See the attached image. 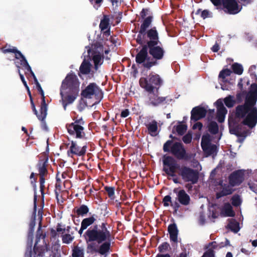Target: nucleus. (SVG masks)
Returning a JSON list of instances; mask_svg holds the SVG:
<instances>
[{"mask_svg":"<svg viewBox=\"0 0 257 257\" xmlns=\"http://www.w3.org/2000/svg\"><path fill=\"white\" fill-rule=\"evenodd\" d=\"M257 85H251L250 90L243 105L236 108V114L238 117L242 118V123L250 128L253 127L257 122V108L254 106L257 96Z\"/></svg>","mask_w":257,"mask_h":257,"instance_id":"1","label":"nucleus"},{"mask_svg":"<svg viewBox=\"0 0 257 257\" xmlns=\"http://www.w3.org/2000/svg\"><path fill=\"white\" fill-rule=\"evenodd\" d=\"M4 53H7V52H12L15 53V57L16 61H15V63L16 66L18 68H20V65L24 67L26 69H27L28 71H30L31 73L32 76L33 77L34 79L35 82L36 83L37 86L38 87V90L40 92L41 94L42 97V102L41 104V107L40 109V114L37 115L38 118L40 120H43L46 115H47V105L45 99V96H44V92L38 82V80L36 78V76L35 75L34 72L31 70V67L28 64L27 60H26L24 56L21 54V53L20 51H18L15 49V48H10V49H6L3 50Z\"/></svg>","mask_w":257,"mask_h":257,"instance_id":"2","label":"nucleus"},{"mask_svg":"<svg viewBox=\"0 0 257 257\" xmlns=\"http://www.w3.org/2000/svg\"><path fill=\"white\" fill-rule=\"evenodd\" d=\"M80 82L73 74H68L62 82L61 95L63 106L65 109L68 103H72L79 91Z\"/></svg>","mask_w":257,"mask_h":257,"instance_id":"3","label":"nucleus"},{"mask_svg":"<svg viewBox=\"0 0 257 257\" xmlns=\"http://www.w3.org/2000/svg\"><path fill=\"white\" fill-rule=\"evenodd\" d=\"M115 39L110 36L108 39L104 43L105 46L108 47V49L105 48L104 52L106 54L108 53L109 51V48H113V46L116 45ZM88 54L89 57H92V59L95 65L96 69H97L98 66L101 65L103 63V54L104 49L103 46L100 44H96L92 48V52L90 49H87Z\"/></svg>","mask_w":257,"mask_h":257,"instance_id":"4","label":"nucleus"},{"mask_svg":"<svg viewBox=\"0 0 257 257\" xmlns=\"http://www.w3.org/2000/svg\"><path fill=\"white\" fill-rule=\"evenodd\" d=\"M84 236L88 246L90 243H101L103 241L109 240L110 234L105 227L100 229L94 227L88 229Z\"/></svg>","mask_w":257,"mask_h":257,"instance_id":"5","label":"nucleus"},{"mask_svg":"<svg viewBox=\"0 0 257 257\" xmlns=\"http://www.w3.org/2000/svg\"><path fill=\"white\" fill-rule=\"evenodd\" d=\"M82 97L86 99L92 100L93 105L98 103L103 97V94L99 87L94 83L88 85L81 92Z\"/></svg>","mask_w":257,"mask_h":257,"instance_id":"6","label":"nucleus"},{"mask_svg":"<svg viewBox=\"0 0 257 257\" xmlns=\"http://www.w3.org/2000/svg\"><path fill=\"white\" fill-rule=\"evenodd\" d=\"M140 83L147 91L151 92L162 83V80L159 75L152 73L147 78H141Z\"/></svg>","mask_w":257,"mask_h":257,"instance_id":"7","label":"nucleus"},{"mask_svg":"<svg viewBox=\"0 0 257 257\" xmlns=\"http://www.w3.org/2000/svg\"><path fill=\"white\" fill-rule=\"evenodd\" d=\"M212 3L216 7H220L222 4L225 12L229 14H236L241 10L235 0H210Z\"/></svg>","mask_w":257,"mask_h":257,"instance_id":"8","label":"nucleus"},{"mask_svg":"<svg viewBox=\"0 0 257 257\" xmlns=\"http://www.w3.org/2000/svg\"><path fill=\"white\" fill-rule=\"evenodd\" d=\"M163 170L166 173L171 176H174L176 172L179 168V165L171 157L164 156L163 158Z\"/></svg>","mask_w":257,"mask_h":257,"instance_id":"9","label":"nucleus"},{"mask_svg":"<svg viewBox=\"0 0 257 257\" xmlns=\"http://www.w3.org/2000/svg\"><path fill=\"white\" fill-rule=\"evenodd\" d=\"M180 175L185 182L196 183L198 179V172L189 168L184 167L180 169Z\"/></svg>","mask_w":257,"mask_h":257,"instance_id":"10","label":"nucleus"},{"mask_svg":"<svg viewBox=\"0 0 257 257\" xmlns=\"http://www.w3.org/2000/svg\"><path fill=\"white\" fill-rule=\"evenodd\" d=\"M201 147L206 156L216 154L217 146L211 143L210 137L209 135L203 136L201 141Z\"/></svg>","mask_w":257,"mask_h":257,"instance_id":"11","label":"nucleus"},{"mask_svg":"<svg viewBox=\"0 0 257 257\" xmlns=\"http://www.w3.org/2000/svg\"><path fill=\"white\" fill-rule=\"evenodd\" d=\"M147 51V47L146 46H145L137 55L136 60L137 63L143 64L145 67L150 68L154 65V62L153 59L148 56Z\"/></svg>","mask_w":257,"mask_h":257,"instance_id":"12","label":"nucleus"},{"mask_svg":"<svg viewBox=\"0 0 257 257\" xmlns=\"http://www.w3.org/2000/svg\"><path fill=\"white\" fill-rule=\"evenodd\" d=\"M83 123L82 119L71 123L67 127L68 133L71 135H76V138H82L84 136V128L82 126Z\"/></svg>","mask_w":257,"mask_h":257,"instance_id":"13","label":"nucleus"},{"mask_svg":"<svg viewBox=\"0 0 257 257\" xmlns=\"http://www.w3.org/2000/svg\"><path fill=\"white\" fill-rule=\"evenodd\" d=\"M86 146L79 145L76 142H72L69 149L67 151L68 155L72 157L73 155L81 156L85 154Z\"/></svg>","mask_w":257,"mask_h":257,"instance_id":"14","label":"nucleus"},{"mask_svg":"<svg viewBox=\"0 0 257 257\" xmlns=\"http://www.w3.org/2000/svg\"><path fill=\"white\" fill-rule=\"evenodd\" d=\"M100 243H90L87 246L88 252H98L101 254L107 252L109 248L110 244L109 242H105L100 246Z\"/></svg>","mask_w":257,"mask_h":257,"instance_id":"15","label":"nucleus"},{"mask_svg":"<svg viewBox=\"0 0 257 257\" xmlns=\"http://www.w3.org/2000/svg\"><path fill=\"white\" fill-rule=\"evenodd\" d=\"M215 103L217 109V120L219 122H222L224 120L225 115L227 113V110L223 105V100L222 99H219Z\"/></svg>","mask_w":257,"mask_h":257,"instance_id":"16","label":"nucleus"},{"mask_svg":"<svg viewBox=\"0 0 257 257\" xmlns=\"http://www.w3.org/2000/svg\"><path fill=\"white\" fill-rule=\"evenodd\" d=\"M244 179L243 171L239 170L233 173L229 177V183L231 186L240 184Z\"/></svg>","mask_w":257,"mask_h":257,"instance_id":"17","label":"nucleus"},{"mask_svg":"<svg viewBox=\"0 0 257 257\" xmlns=\"http://www.w3.org/2000/svg\"><path fill=\"white\" fill-rule=\"evenodd\" d=\"M206 113V110L201 107H194L191 111V119L197 120L205 116Z\"/></svg>","mask_w":257,"mask_h":257,"instance_id":"18","label":"nucleus"},{"mask_svg":"<svg viewBox=\"0 0 257 257\" xmlns=\"http://www.w3.org/2000/svg\"><path fill=\"white\" fill-rule=\"evenodd\" d=\"M171 152L178 158H183L185 154V150L180 143L174 144L171 148Z\"/></svg>","mask_w":257,"mask_h":257,"instance_id":"19","label":"nucleus"},{"mask_svg":"<svg viewBox=\"0 0 257 257\" xmlns=\"http://www.w3.org/2000/svg\"><path fill=\"white\" fill-rule=\"evenodd\" d=\"M219 188L221 190V191L216 193V197L219 198L222 196L229 195L232 193L233 190L230 185L223 183L222 182L219 185Z\"/></svg>","mask_w":257,"mask_h":257,"instance_id":"20","label":"nucleus"},{"mask_svg":"<svg viewBox=\"0 0 257 257\" xmlns=\"http://www.w3.org/2000/svg\"><path fill=\"white\" fill-rule=\"evenodd\" d=\"M99 27L103 32V37H108L110 36L109 19L107 16H104L101 21Z\"/></svg>","mask_w":257,"mask_h":257,"instance_id":"21","label":"nucleus"},{"mask_svg":"<svg viewBox=\"0 0 257 257\" xmlns=\"http://www.w3.org/2000/svg\"><path fill=\"white\" fill-rule=\"evenodd\" d=\"M177 198L179 202L182 205H187L190 203V197L183 190H180L178 192Z\"/></svg>","mask_w":257,"mask_h":257,"instance_id":"22","label":"nucleus"},{"mask_svg":"<svg viewBox=\"0 0 257 257\" xmlns=\"http://www.w3.org/2000/svg\"><path fill=\"white\" fill-rule=\"evenodd\" d=\"M150 48V53L156 59H160L162 58L164 51L160 47H155L154 45H151Z\"/></svg>","mask_w":257,"mask_h":257,"instance_id":"23","label":"nucleus"},{"mask_svg":"<svg viewBox=\"0 0 257 257\" xmlns=\"http://www.w3.org/2000/svg\"><path fill=\"white\" fill-rule=\"evenodd\" d=\"M148 36L150 38V41L148 42V46L150 47L151 45H155L158 42V33L157 31L152 29L148 31Z\"/></svg>","mask_w":257,"mask_h":257,"instance_id":"24","label":"nucleus"},{"mask_svg":"<svg viewBox=\"0 0 257 257\" xmlns=\"http://www.w3.org/2000/svg\"><path fill=\"white\" fill-rule=\"evenodd\" d=\"M221 214L224 216H233L235 214L231 205L228 203L224 204L221 210Z\"/></svg>","mask_w":257,"mask_h":257,"instance_id":"25","label":"nucleus"},{"mask_svg":"<svg viewBox=\"0 0 257 257\" xmlns=\"http://www.w3.org/2000/svg\"><path fill=\"white\" fill-rule=\"evenodd\" d=\"M170 239L174 242L177 241L178 230L175 224H171L168 227Z\"/></svg>","mask_w":257,"mask_h":257,"instance_id":"26","label":"nucleus"},{"mask_svg":"<svg viewBox=\"0 0 257 257\" xmlns=\"http://www.w3.org/2000/svg\"><path fill=\"white\" fill-rule=\"evenodd\" d=\"M96 220L95 218L92 216L84 218L81 222V225L83 229H86L88 226L92 224Z\"/></svg>","mask_w":257,"mask_h":257,"instance_id":"27","label":"nucleus"},{"mask_svg":"<svg viewBox=\"0 0 257 257\" xmlns=\"http://www.w3.org/2000/svg\"><path fill=\"white\" fill-rule=\"evenodd\" d=\"M148 129L149 134L152 136H155L157 135V123L156 121H152L148 125Z\"/></svg>","mask_w":257,"mask_h":257,"instance_id":"28","label":"nucleus"},{"mask_svg":"<svg viewBox=\"0 0 257 257\" xmlns=\"http://www.w3.org/2000/svg\"><path fill=\"white\" fill-rule=\"evenodd\" d=\"M91 65L84 60L80 67V71L83 74H88L90 72Z\"/></svg>","mask_w":257,"mask_h":257,"instance_id":"29","label":"nucleus"},{"mask_svg":"<svg viewBox=\"0 0 257 257\" xmlns=\"http://www.w3.org/2000/svg\"><path fill=\"white\" fill-rule=\"evenodd\" d=\"M228 226L234 232H237L240 229L239 223L233 219H231L230 220Z\"/></svg>","mask_w":257,"mask_h":257,"instance_id":"30","label":"nucleus"},{"mask_svg":"<svg viewBox=\"0 0 257 257\" xmlns=\"http://www.w3.org/2000/svg\"><path fill=\"white\" fill-rule=\"evenodd\" d=\"M152 22L151 17H148L146 18L144 21L143 24L141 26L140 33L142 34L145 32L146 29L150 26Z\"/></svg>","mask_w":257,"mask_h":257,"instance_id":"31","label":"nucleus"},{"mask_svg":"<svg viewBox=\"0 0 257 257\" xmlns=\"http://www.w3.org/2000/svg\"><path fill=\"white\" fill-rule=\"evenodd\" d=\"M224 102L225 105L228 107L233 106L235 102L234 97L230 95L225 97L224 99Z\"/></svg>","mask_w":257,"mask_h":257,"instance_id":"32","label":"nucleus"},{"mask_svg":"<svg viewBox=\"0 0 257 257\" xmlns=\"http://www.w3.org/2000/svg\"><path fill=\"white\" fill-rule=\"evenodd\" d=\"M196 14H200V16H201V18H202L203 19H205L207 18H210V17H212V13L207 10H205L203 11H201V10H198L197 11Z\"/></svg>","mask_w":257,"mask_h":257,"instance_id":"33","label":"nucleus"},{"mask_svg":"<svg viewBox=\"0 0 257 257\" xmlns=\"http://www.w3.org/2000/svg\"><path fill=\"white\" fill-rule=\"evenodd\" d=\"M84 250L80 247H76L73 250V257H83Z\"/></svg>","mask_w":257,"mask_h":257,"instance_id":"34","label":"nucleus"},{"mask_svg":"<svg viewBox=\"0 0 257 257\" xmlns=\"http://www.w3.org/2000/svg\"><path fill=\"white\" fill-rule=\"evenodd\" d=\"M232 73L231 70L228 69L222 70L219 73V77L223 81H226V78Z\"/></svg>","mask_w":257,"mask_h":257,"instance_id":"35","label":"nucleus"},{"mask_svg":"<svg viewBox=\"0 0 257 257\" xmlns=\"http://www.w3.org/2000/svg\"><path fill=\"white\" fill-rule=\"evenodd\" d=\"M253 176L256 178V180L249 183V185L250 189L257 194V170L253 173Z\"/></svg>","mask_w":257,"mask_h":257,"instance_id":"36","label":"nucleus"},{"mask_svg":"<svg viewBox=\"0 0 257 257\" xmlns=\"http://www.w3.org/2000/svg\"><path fill=\"white\" fill-rule=\"evenodd\" d=\"M232 68L233 71L236 74H237L238 75H240L242 74L243 71V68L241 65H239L237 63H235L232 65Z\"/></svg>","mask_w":257,"mask_h":257,"instance_id":"37","label":"nucleus"},{"mask_svg":"<svg viewBox=\"0 0 257 257\" xmlns=\"http://www.w3.org/2000/svg\"><path fill=\"white\" fill-rule=\"evenodd\" d=\"M187 130V125L184 124H179L176 127V131L180 135L184 134Z\"/></svg>","mask_w":257,"mask_h":257,"instance_id":"38","label":"nucleus"},{"mask_svg":"<svg viewBox=\"0 0 257 257\" xmlns=\"http://www.w3.org/2000/svg\"><path fill=\"white\" fill-rule=\"evenodd\" d=\"M88 212V208L85 205H82L76 210V213L79 215H83Z\"/></svg>","mask_w":257,"mask_h":257,"instance_id":"39","label":"nucleus"},{"mask_svg":"<svg viewBox=\"0 0 257 257\" xmlns=\"http://www.w3.org/2000/svg\"><path fill=\"white\" fill-rule=\"evenodd\" d=\"M209 130L212 134H216L217 133L218 127L217 124L215 122H211L209 125Z\"/></svg>","mask_w":257,"mask_h":257,"instance_id":"40","label":"nucleus"},{"mask_svg":"<svg viewBox=\"0 0 257 257\" xmlns=\"http://www.w3.org/2000/svg\"><path fill=\"white\" fill-rule=\"evenodd\" d=\"M73 239V237L70 234H66L63 236V241L66 243H69Z\"/></svg>","mask_w":257,"mask_h":257,"instance_id":"41","label":"nucleus"},{"mask_svg":"<svg viewBox=\"0 0 257 257\" xmlns=\"http://www.w3.org/2000/svg\"><path fill=\"white\" fill-rule=\"evenodd\" d=\"M241 203V200L239 196H234L232 198V204L234 206H238Z\"/></svg>","mask_w":257,"mask_h":257,"instance_id":"42","label":"nucleus"},{"mask_svg":"<svg viewBox=\"0 0 257 257\" xmlns=\"http://www.w3.org/2000/svg\"><path fill=\"white\" fill-rule=\"evenodd\" d=\"M105 190L108 194V195L110 198H113L114 194V189L111 187H105Z\"/></svg>","mask_w":257,"mask_h":257,"instance_id":"43","label":"nucleus"},{"mask_svg":"<svg viewBox=\"0 0 257 257\" xmlns=\"http://www.w3.org/2000/svg\"><path fill=\"white\" fill-rule=\"evenodd\" d=\"M171 202V197L170 196H166L163 199V203L165 206H168Z\"/></svg>","mask_w":257,"mask_h":257,"instance_id":"44","label":"nucleus"},{"mask_svg":"<svg viewBox=\"0 0 257 257\" xmlns=\"http://www.w3.org/2000/svg\"><path fill=\"white\" fill-rule=\"evenodd\" d=\"M169 247V244L166 242H165V243H163L162 244H161L159 247V249L160 251L163 252L165 250H167Z\"/></svg>","mask_w":257,"mask_h":257,"instance_id":"45","label":"nucleus"},{"mask_svg":"<svg viewBox=\"0 0 257 257\" xmlns=\"http://www.w3.org/2000/svg\"><path fill=\"white\" fill-rule=\"evenodd\" d=\"M19 73L20 74V78H21V79L22 80V81L23 82L24 85H25V86L26 87V88H27V89L28 90L29 93V95H30V91H29V87L28 86L27 84V82L26 81H25V78H24V76L23 75H22L21 72H20V70L19 69Z\"/></svg>","mask_w":257,"mask_h":257,"instance_id":"46","label":"nucleus"},{"mask_svg":"<svg viewBox=\"0 0 257 257\" xmlns=\"http://www.w3.org/2000/svg\"><path fill=\"white\" fill-rule=\"evenodd\" d=\"M192 140V136L191 134H188L183 138V140L185 143H189Z\"/></svg>","mask_w":257,"mask_h":257,"instance_id":"47","label":"nucleus"},{"mask_svg":"<svg viewBox=\"0 0 257 257\" xmlns=\"http://www.w3.org/2000/svg\"><path fill=\"white\" fill-rule=\"evenodd\" d=\"M214 254L212 250H208L207 251H206L204 254L203 255L202 257H214Z\"/></svg>","mask_w":257,"mask_h":257,"instance_id":"48","label":"nucleus"},{"mask_svg":"<svg viewBox=\"0 0 257 257\" xmlns=\"http://www.w3.org/2000/svg\"><path fill=\"white\" fill-rule=\"evenodd\" d=\"M151 103L154 105H157L159 104L163 101H164V99L163 98H158L156 100H153V98H151Z\"/></svg>","mask_w":257,"mask_h":257,"instance_id":"49","label":"nucleus"},{"mask_svg":"<svg viewBox=\"0 0 257 257\" xmlns=\"http://www.w3.org/2000/svg\"><path fill=\"white\" fill-rule=\"evenodd\" d=\"M171 144V141H168L164 144L163 149L165 152L169 151Z\"/></svg>","mask_w":257,"mask_h":257,"instance_id":"50","label":"nucleus"},{"mask_svg":"<svg viewBox=\"0 0 257 257\" xmlns=\"http://www.w3.org/2000/svg\"><path fill=\"white\" fill-rule=\"evenodd\" d=\"M202 127V124L199 122H197L193 125L192 128L193 130L198 129V130H200Z\"/></svg>","mask_w":257,"mask_h":257,"instance_id":"51","label":"nucleus"},{"mask_svg":"<svg viewBox=\"0 0 257 257\" xmlns=\"http://www.w3.org/2000/svg\"><path fill=\"white\" fill-rule=\"evenodd\" d=\"M29 226H30V231L32 233L33 231H34V228H35V219L31 222V223H30Z\"/></svg>","mask_w":257,"mask_h":257,"instance_id":"52","label":"nucleus"},{"mask_svg":"<svg viewBox=\"0 0 257 257\" xmlns=\"http://www.w3.org/2000/svg\"><path fill=\"white\" fill-rule=\"evenodd\" d=\"M102 0H92V3L94 4V6L96 9H97L99 6L100 4L101 3Z\"/></svg>","mask_w":257,"mask_h":257,"instance_id":"53","label":"nucleus"},{"mask_svg":"<svg viewBox=\"0 0 257 257\" xmlns=\"http://www.w3.org/2000/svg\"><path fill=\"white\" fill-rule=\"evenodd\" d=\"M129 114V111L127 109H125L121 112V116L122 117H126Z\"/></svg>","mask_w":257,"mask_h":257,"instance_id":"54","label":"nucleus"},{"mask_svg":"<svg viewBox=\"0 0 257 257\" xmlns=\"http://www.w3.org/2000/svg\"><path fill=\"white\" fill-rule=\"evenodd\" d=\"M38 216H39V218L40 219V223H39V229H38V231H40V229H41V220H42V212L41 210H39L38 211Z\"/></svg>","mask_w":257,"mask_h":257,"instance_id":"55","label":"nucleus"},{"mask_svg":"<svg viewBox=\"0 0 257 257\" xmlns=\"http://www.w3.org/2000/svg\"><path fill=\"white\" fill-rule=\"evenodd\" d=\"M212 50L213 52H216L219 50V46L218 44H215L212 48Z\"/></svg>","mask_w":257,"mask_h":257,"instance_id":"56","label":"nucleus"},{"mask_svg":"<svg viewBox=\"0 0 257 257\" xmlns=\"http://www.w3.org/2000/svg\"><path fill=\"white\" fill-rule=\"evenodd\" d=\"M243 5H247L250 3L251 0H240Z\"/></svg>","mask_w":257,"mask_h":257,"instance_id":"57","label":"nucleus"},{"mask_svg":"<svg viewBox=\"0 0 257 257\" xmlns=\"http://www.w3.org/2000/svg\"><path fill=\"white\" fill-rule=\"evenodd\" d=\"M46 172V169L45 168L42 167L40 169V173L41 175H44Z\"/></svg>","mask_w":257,"mask_h":257,"instance_id":"58","label":"nucleus"},{"mask_svg":"<svg viewBox=\"0 0 257 257\" xmlns=\"http://www.w3.org/2000/svg\"><path fill=\"white\" fill-rule=\"evenodd\" d=\"M40 182H41L40 188H41V190H42L43 187L44 186L43 184L44 183V180L42 177L41 178Z\"/></svg>","mask_w":257,"mask_h":257,"instance_id":"59","label":"nucleus"},{"mask_svg":"<svg viewBox=\"0 0 257 257\" xmlns=\"http://www.w3.org/2000/svg\"><path fill=\"white\" fill-rule=\"evenodd\" d=\"M251 244L253 246L256 247L257 246V239L252 240L251 241Z\"/></svg>","mask_w":257,"mask_h":257,"instance_id":"60","label":"nucleus"},{"mask_svg":"<svg viewBox=\"0 0 257 257\" xmlns=\"http://www.w3.org/2000/svg\"><path fill=\"white\" fill-rule=\"evenodd\" d=\"M85 229H83L82 228V226L81 225V228L80 229V230H79V233L81 235L83 233V231L84 230H85Z\"/></svg>","mask_w":257,"mask_h":257,"instance_id":"61","label":"nucleus"},{"mask_svg":"<svg viewBox=\"0 0 257 257\" xmlns=\"http://www.w3.org/2000/svg\"><path fill=\"white\" fill-rule=\"evenodd\" d=\"M156 257H170V256L168 254H158Z\"/></svg>","mask_w":257,"mask_h":257,"instance_id":"62","label":"nucleus"},{"mask_svg":"<svg viewBox=\"0 0 257 257\" xmlns=\"http://www.w3.org/2000/svg\"><path fill=\"white\" fill-rule=\"evenodd\" d=\"M226 257H232V253L230 252H228L226 255Z\"/></svg>","mask_w":257,"mask_h":257,"instance_id":"63","label":"nucleus"},{"mask_svg":"<svg viewBox=\"0 0 257 257\" xmlns=\"http://www.w3.org/2000/svg\"><path fill=\"white\" fill-rule=\"evenodd\" d=\"M180 257H186V254L185 253H182L180 254Z\"/></svg>","mask_w":257,"mask_h":257,"instance_id":"64","label":"nucleus"}]
</instances>
